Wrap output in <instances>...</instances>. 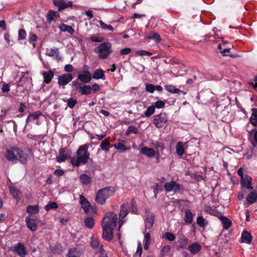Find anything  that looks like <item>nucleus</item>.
Listing matches in <instances>:
<instances>
[{
	"mask_svg": "<svg viewBox=\"0 0 257 257\" xmlns=\"http://www.w3.org/2000/svg\"><path fill=\"white\" fill-rule=\"evenodd\" d=\"M2 91L3 92H8L10 91V87L8 84L5 83L2 87Z\"/></svg>",
	"mask_w": 257,
	"mask_h": 257,
	"instance_id": "774afa93",
	"label": "nucleus"
},
{
	"mask_svg": "<svg viewBox=\"0 0 257 257\" xmlns=\"http://www.w3.org/2000/svg\"><path fill=\"white\" fill-rule=\"evenodd\" d=\"M164 188L167 192H176L180 189V186L175 181H171L165 184Z\"/></svg>",
	"mask_w": 257,
	"mask_h": 257,
	"instance_id": "9d476101",
	"label": "nucleus"
},
{
	"mask_svg": "<svg viewBox=\"0 0 257 257\" xmlns=\"http://www.w3.org/2000/svg\"><path fill=\"white\" fill-rule=\"evenodd\" d=\"M84 223L86 227L91 228L94 226V220L93 218L87 217L84 219Z\"/></svg>",
	"mask_w": 257,
	"mask_h": 257,
	"instance_id": "79ce46f5",
	"label": "nucleus"
},
{
	"mask_svg": "<svg viewBox=\"0 0 257 257\" xmlns=\"http://www.w3.org/2000/svg\"><path fill=\"white\" fill-rule=\"evenodd\" d=\"M59 28L61 31L68 32L69 33L71 34H72L74 32V30L71 26L65 24H61L59 25Z\"/></svg>",
	"mask_w": 257,
	"mask_h": 257,
	"instance_id": "c756f323",
	"label": "nucleus"
},
{
	"mask_svg": "<svg viewBox=\"0 0 257 257\" xmlns=\"http://www.w3.org/2000/svg\"><path fill=\"white\" fill-rule=\"evenodd\" d=\"M25 222L27 227L32 231H35L37 229V224L36 220L31 218L30 216H28L25 218Z\"/></svg>",
	"mask_w": 257,
	"mask_h": 257,
	"instance_id": "ddd939ff",
	"label": "nucleus"
},
{
	"mask_svg": "<svg viewBox=\"0 0 257 257\" xmlns=\"http://www.w3.org/2000/svg\"><path fill=\"white\" fill-rule=\"evenodd\" d=\"M124 143H125V142L124 141L121 140L119 141L117 143L113 145V147L117 150L124 152L127 150V148L124 145Z\"/></svg>",
	"mask_w": 257,
	"mask_h": 257,
	"instance_id": "c85d7f7f",
	"label": "nucleus"
},
{
	"mask_svg": "<svg viewBox=\"0 0 257 257\" xmlns=\"http://www.w3.org/2000/svg\"><path fill=\"white\" fill-rule=\"evenodd\" d=\"M10 190L11 194L15 199H19V191L18 190L12 187H10Z\"/></svg>",
	"mask_w": 257,
	"mask_h": 257,
	"instance_id": "6e6d98bb",
	"label": "nucleus"
},
{
	"mask_svg": "<svg viewBox=\"0 0 257 257\" xmlns=\"http://www.w3.org/2000/svg\"><path fill=\"white\" fill-rule=\"evenodd\" d=\"M185 221L187 223H191L193 220V214L190 209H187L185 211Z\"/></svg>",
	"mask_w": 257,
	"mask_h": 257,
	"instance_id": "2f4dec72",
	"label": "nucleus"
},
{
	"mask_svg": "<svg viewBox=\"0 0 257 257\" xmlns=\"http://www.w3.org/2000/svg\"><path fill=\"white\" fill-rule=\"evenodd\" d=\"M165 101H163L161 100H157V101H156L154 103V104L153 105V106H154V107H155V108H157L158 109L164 108L165 107Z\"/></svg>",
	"mask_w": 257,
	"mask_h": 257,
	"instance_id": "8fccbe9b",
	"label": "nucleus"
},
{
	"mask_svg": "<svg viewBox=\"0 0 257 257\" xmlns=\"http://www.w3.org/2000/svg\"><path fill=\"white\" fill-rule=\"evenodd\" d=\"M80 203L81 207L85 213H88L90 207V204L89 201L82 195L79 197Z\"/></svg>",
	"mask_w": 257,
	"mask_h": 257,
	"instance_id": "f3484780",
	"label": "nucleus"
},
{
	"mask_svg": "<svg viewBox=\"0 0 257 257\" xmlns=\"http://www.w3.org/2000/svg\"><path fill=\"white\" fill-rule=\"evenodd\" d=\"M136 54L139 55V56H144V55H147L149 56H150L152 55V53L146 51V50H141V51H138L136 52Z\"/></svg>",
	"mask_w": 257,
	"mask_h": 257,
	"instance_id": "052dcab7",
	"label": "nucleus"
},
{
	"mask_svg": "<svg viewBox=\"0 0 257 257\" xmlns=\"http://www.w3.org/2000/svg\"><path fill=\"white\" fill-rule=\"evenodd\" d=\"M230 48L226 46L223 48V50L222 51H220V53H221L223 56H227L228 55V53L230 52Z\"/></svg>",
	"mask_w": 257,
	"mask_h": 257,
	"instance_id": "69168bd1",
	"label": "nucleus"
},
{
	"mask_svg": "<svg viewBox=\"0 0 257 257\" xmlns=\"http://www.w3.org/2000/svg\"><path fill=\"white\" fill-rule=\"evenodd\" d=\"M78 79H79L81 82L88 83L90 82L92 79V76L88 75H84L79 74L77 76Z\"/></svg>",
	"mask_w": 257,
	"mask_h": 257,
	"instance_id": "cd10ccee",
	"label": "nucleus"
},
{
	"mask_svg": "<svg viewBox=\"0 0 257 257\" xmlns=\"http://www.w3.org/2000/svg\"><path fill=\"white\" fill-rule=\"evenodd\" d=\"M252 113L250 118V122L254 126H257V109L253 108Z\"/></svg>",
	"mask_w": 257,
	"mask_h": 257,
	"instance_id": "f704fd0d",
	"label": "nucleus"
},
{
	"mask_svg": "<svg viewBox=\"0 0 257 257\" xmlns=\"http://www.w3.org/2000/svg\"><path fill=\"white\" fill-rule=\"evenodd\" d=\"M91 87V93H96L100 90V86L97 83H94Z\"/></svg>",
	"mask_w": 257,
	"mask_h": 257,
	"instance_id": "680f3d73",
	"label": "nucleus"
},
{
	"mask_svg": "<svg viewBox=\"0 0 257 257\" xmlns=\"http://www.w3.org/2000/svg\"><path fill=\"white\" fill-rule=\"evenodd\" d=\"M79 250L75 247L70 248L67 253L68 257H79Z\"/></svg>",
	"mask_w": 257,
	"mask_h": 257,
	"instance_id": "c9c22d12",
	"label": "nucleus"
},
{
	"mask_svg": "<svg viewBox=\"0 0 257 257\" xmlns=\"http://www.w3.org/2000/svg\"><path fill=\"white\" fill-rule=\"evenodd\" d=\"M94 51L99 58L105 59L112 53L111 44L109 42H103L94 48Z\"/></svg>",
	"mask_w": 257,
	"mask_h": 257,
	"instance_id": "39448f33",
	"label": "nucleus"
},
{
	"mask_svg": "<svg viewBox=\"0 0 257 257\" xmlns=\"http://www.w3.org/2000/svg\"><path fill=\"white\" fill-rule=\"evenodd\" d=\"M132 50L130 48H125L122 50H121L120 53L122 55H127L128 54L131 52Z\"/></svg>",
	"mask_w": 257,
	"mask_h": 257,
	"instance_id": "0e129e2a",
	"label": "nucleus"
},
{
	"mask_svg": "<svg viewBox=\"0 0 257 257\" xmlns=\"http://www.w3.org/2000/svg\"><path fill=\"white\" fill-rule=\"evenodd\" d=\"M44 81L49 84L54 77V73L51 70L45 71L43 74Z\"/></svg>",
	"mask_w": 257,
	"mask_h": 257,
	"instance_id": "b1692460",
	"label": "nucleus"
},
{
	"mask_svg": "<svg viewBox=\"0 0 257 257\" xmlns=\"http://www.w3.org/2000/svg\"><path fill=\"white\" fill-rule=\"evenodd\" d=\"M92 77L95 79H102L105 80V75L104 71L101 69H97L94 71Z\"/></svg>",
	"mask_w": 257,
	"mask_h": 257,
	"instance_id": "393cba45",
	"label": "nucleus"
},
{
	"mask_svg": "<svg viewBox=\"0 0 257 257\" xmlns=\"http://www.w3.org/2000/svg\"><path fill=\"white\" fill-rule=\"evenodd\" d=\"M251 178L247 175H244V176L240 179V184L241 187L247 188L249 190H252L253 189L251 185Z\"/></svg>",
	"mask_w": 257,
	"mask_h": 257,
	"instance_id": "9b49d317",
	"label": "nucleus"
},
{
	"mask_svg": "<svg viewBox=\"0 0 257 257\" xmlns=\"http://www.w3.org/2000/svg\"><path fill=\"white\" fill-rule=\"evenodd\" d=\"M154 215L152 213L147 214L145 219V226L146 228H151L154 222Z\"/></svg>",
	"mask_w": 257,
	"mask_h": 257,
	"instance_id": "412c9836",
	"label": "nucleus"
},
{
	"mask_svg": "<svg viewBox=\"0 0 257 257\" xmlns=\"http://www.w3.org/2000/svg\"><path fill=\"white\" fill-rule=\"evenodd\" d=\"M6 159L14 164L20 162L22 164H26L29 155L21 149L13 147L8 149L5 153Z\"/></svg>",
	"mask_w": 257,
	"mask_h": 257,
	"instance_id": "f03ea898",
	"label": "nucleus"
},
{
	"mask_svg": "<svg viewBox=\"0 0 257 257\" xmlns=\"http://www.w3.org/2000/svg\"><path fill=\"white\" fill-rule=\"evenodd\" d=\"M46 54L50 57L55 56L56 57H57L59 55L58 49L57 48H53L51 49L47 48Z\"/></svg>",
	"mask_w": 257,
	"mask_h": 257,
	"instance_id": "473e14b6",
	"label": "nucleus"
},
{
	"mask_svg": "<svg viewBox=\"0 0 257 257\" xmlns=\"http://www.w3.org/2000/svg\"><path fill=\"white\" fill-rule=\"evenodd\" d=\"M168 121V117L166 113L161 112L156 115L154 118V124L157 128L164 127Z\"/></svg>",
	"mask_w": 257,
	"mask_h": 257,
	"instance_id": "423d86ee",
	"label": "nucleus"
},
{
	"mask_svg": "<svg viewBox=\"0 0 257 257\" xmlns=\"http://www.w3.org/2000/svg\"><path fill=\"white\" fill-rule=\"evenodd\" d=\"M80 182L83 185H88L91 182V178L86 174H82L80 176Z\"/></svg>",
	"mask_w": 257,
	"mask_h": 257,
	"instance_id": "bb28decb",
	"label": "nucleus"
},
{
	"mask_svg": "<svg viewBox=\"0 0 257 257\" xmlns=\"http://www.w3.org/2000/svg\"><path fill=\"white\" fill-rule=\"evenodd\" d=\"M42 115V112L40 111H35L32 113L29 114L26 120V123L28 124L29 122L33 121L34 120H36L39 118V117Z\"/></svg>",
	"mask_w": 257,
	"mask_h": 257,
	"instance_id": "6ab92c4d",
	"label": "nucleus"
},
{
	"mask_svg": "<svg viewBox=\"0 0 257 257\" xmlns=\"http://www.w3.org/2000/svg\"><path fill=\"white\" fill-rule=\"evenodd\" d=\"M151 236L149 232L145 233L144 239V248L145 250H148L150 244Z\"/></svg>",
	"mask_w": 257,
	"mask_h": 257,
	"instance_id": "7c9ffc66",
	"label": "nucleus"
},
{
	"mask_svg": "<svg viewBox=\"0 0 257 257\" xmlns=\"http://www.w3.org/2000/svg\"><path fill=\"white\" fill-rule=\"evenodd\" d=\"M91 87L89 85H79V92L81 95H89L91 93Z\"/></svg>",
	"mask_w": 257,
	"mask_h": 257,
	"instance_id": "a211bd4d",
	"label": "nucleus"
},
{
	"mask_svg": "<svg viewBox=\"0 0 257 257\" xmlns=\"http://www.w3.org/2000/svg\"><path fill=\"white\" fill-rule=\"evenodd\" d=\"M197 223L200 227L206 226L208 223L202 216H199L197 218Z\"/></svg>",
	"mask_w": 257,
	"mask_h": 257,
	"instance_id": "a18cd8bd",
	"label": "nucleus"
},
{
	"mask_svg": "<svg viewBox=\"0 0 257 257\" xmlns=\"http://www.w3.org/2000/svg\"><path fill=\"white\" fill-rule=\"evenodd\" d=\"M164 238L168 239L169 241H173L175 239V235L171 232H166L164 235Z\"/></svg>",
	"mask_w": 257,
	"mask_h": 257,
	"instance_id": "4d7b16f0",
	"label": "nucleus"
},
{
	"mask_svg": "<svg viewBox=\"0 0 257 257\" xmlns=\"http://www.w3.org/2000/svg\"><path fill=\"white\" fill-rule=\"evenodd\" d=\"M58 207L57 204L55 202H50L45 207V210L47 211L52 209H57Z\"/></svg>",
	"mask_w": 257,
	"mask_h": 257,
	"instance_id": "49530a36",
	"label": "nucleus"
},
{
	"mask_svg": "<svg viewBox=\"0 0 257 257\" xmlns=\"http://www.w3.org/2000/svg\"><path fill=\"white\" fill-rule=\"evenodd\" d=\"M89 145L84 144L79 147L76 151V156L71 158V164L73 167H79L87 164L90 158L88 152Z\"/></svg>",
	"mask_w": 257,
	"mask_h": 257,
	"instance_id": "7ed1b4c3",
	"label": "nucleus"
},
{
	"mask_svg": "<svg viewBox=\"0 0 257 257\" xmlns=\"http://www.w3.org/2000/svg\"><path fill=\"white\" fill-rule=\"evenodd\" d=\"M110 142L108 139H105L103 140L101 144H100V148L103 151H108L110 149Z\"/></svg>",
	"mask_w": 257,
	"mask_h": 257,
	"instance_id": "72a5a7b5",
	"label": "nucleus"
},
{
	"mask_svg": "<svg viewBox=\"0 0 257 257\" xmlns=\"http://www.w3.org/2000/svg\"><path fill=\"white\" fill-rule=\"evenodd\" d=\"M155 108L153 105L149 106L145 111L144 114L146 117H150L155 112Z\"/></svg>",
	"mask_w": 257,
	"mask_h": 257,
	"instance_id": "c03bdc74",
	"label": "nucleus"
},
{
	"mask_svg": "<svg viewBox=\"0 0 257 257\" xmlns=\"http://www.w3.org/2000/svg\"><path fill=\"white\" fill-rule=\"evenodd\" d=\"M14 250L21 257H25L27 254V251L24 245L22 243H18L15 245Z\"/></svg>",
	"mask_w": 257,
	"mask_h": 257,
	"instance_id": "f8f14e48",
	"label": "nucleus"
},
{
	"mask_svg": "<svg viewBox=\"0 0 257 257\" xmlns=\"http://www.w3.org/2000/svg\"><path fill=\"white\" fill-rule=\"evenodd\" d=\"M152 145L156 149L160 148L161 150H163L165 149V146L163 143L161 142H155L152 143Z\"/></svg>",
	"mask_w": 257,
	"mask_h": 257,
	"instance_id": "13d9d810",
	"label": "nucleus"
},
{
	"mask_svg": "<svg viewBox=\"0 0 257 257\" xmlns=\"http://www.w3.org/2000/svg\"><path fill=\"white\" fill-rule=\"evenodd\" d=\"M241 242L249 244L251 242L250 234L246 231H244L241 234Z\"/></svg>",
	"mask_w": 257,
	"mask_h": 257,
	"instance_id": "5701e85b",
	"label": "nucleus"
},
{
	"mask_svg": "<svg viewBox=\"0 0 257 257\" xmlns=\"http://www.w3.org/2000/svg\"><path fill=\"white\" fill-rule=\"evenodd\" d=\"M165 88L168 91L172 93L178 94L181 92L179 89L172 85H166Z\"/></svg>",
	"mask_w": 257,
	"mask_h": 257,
	"instance_id": "ea45409f",
	"label": "nucleus"
},
{
	"mask_svg": "<svg viewBox=\"0 0 257 257\" xmlns=\"http://www.w3.org/2000/svg\"><path fill=\"white\" fill-rule=\"evenodd\" d=\"M117 215L111 212L105 213L101 221L103 229L102 237L107 241H110L113 238V230L116 226L117 222Z\"/></svg>",
	"mask_w": 257,
	"mask_h": 257,
	"instance_id": "f257e3e1",
	"label": "nucleus"
},
{
	"mask_svg": "<svg viewBox=\"0 0 257 257\" xmlns=\"http://www.w3.org/2000/svg\"><path fill=\"white\" fill-rule=\"evenodd\" d=\"M142 253V243L140 241L138 243L137 250L134 255L135 257H141Z\"/></svg>",
	"mask_w": 257,
	"mask_h": 257,
	"instance_id": "864d4df0",
	"label": "nucleus"
},
{
	"mask_svg": "<svg viewBox=\"0 0 257 257\" xmlns=\"http://www.w3.org/2000/svg\"><path fill=\"white\" fill-rule=\"evenodd\" d=\"M70 158L71 152L69 151H67L65 148H62L60 149L59 155L57 157L56 159L58 163H62Z\"/></svg>",
	"mask_w": 257,
	"mask_h": 257,
	"instance_id": "6e6552de",
	"label": "nucleus"
},
{
	"mask_svg": "<svg viewBox=\"0 0 257 257\" xmlns=\"http://www.w3.org/2000/svg\"><path fill=\"white\" fill-rule=\"evenodd\" d=\"M53 3L56 7H58L59 10L70 7L72 5V2H66L64 0H54Z\"/></svg>",
	"mask_w": 257,
	"mask_h": 257,
	"instance_id": "4468645a",
	"label": "nucleus"
},
{
	"mask_svg": "<svg viewBox=\"0 0 257 257\" xmlns=\"http://www.w3.org/2000/svg\"><path fill=\"white\" fill-rule=\"evenodd\" d=\"M114 193V189L113 187H106L101 189L97 192L95 201L100 205H103L105 203L106 200L112 196Z\"/></svg>",
	"mask_w": 257,
	"mask_h": 257,
	"instance_id": "20e7f679",
	"label": "nucleus"
},
{
	"mask_svg": "<svg viewBox=\"0 0 257 257\" xmlns=\"http://www.w3.org/2000/svg\"><path fill=\"white\" fill-rule=\"evenodd\" d=\"M73 79L71 74L66 73L62 74L59 76L58 83L59 85L62 86L63 87L70 82Z\"/></svg>",
	"mask_w": 257,
	"mask_h": 257,
	"instance_id": "1a4fd4ad",
	"label": "nucleus"
},
{
	"mask_svg": "<svg viewBox=\"0 0 257 257\" xmlns=\"http://www.w3.org/2000/svg\"><path fill=\"white\" fill-rule=\"evenodd\" d=\"M62 100L65 102H67V106L71 108H73L77 103L76 100L72 98H68V99L63 98Z\"/></svg>",
	"mask_w": 257,
	"mask_h": 257,
	"instance_id": "a19ab883",
	"label": "nucleus"
},
{
	"mask_svg": "<svg viewBox=\"0 0 257 257\" xmlns=\"http://www.w3.org/2000/svg\"><path fill=\"white\" fill-rule=\"evenodd\" d=\"M91 246L92 248L96 249L99 251L101 254L100 256H104V250L102 247V245L100 244L99 240L97 239L93 238L92 239L91 242Z\"/></svg>",
	"mask_w": 257,
	"mask_h": 257,
	"instance_id": "2eb2a0df",
	"label": "nucleus"
},
{
	"mask_svg": "<svg viewBox=\"0 0 257 257\" xmlns=\"http://www.w3.org/2000/svg\"><path fill=\"white\" fill-rule=\"evenodd\" d=\"M140 153L149 158H153L156 155L155 150L152 148H149L147 147H143L140 150Z\"/></svg>",
	"mask_w": 257,
	"mask_h": 257,
	"instance_id": "dca6fc26",
	"label": "nucleus"
},
{
	"mask_svg": "<svg viewBox=\"0 0 257 257\" xmlns=\"http://www.w3.org/2000/svg\"><path fill=\"white\" fill-rule=\"evenodd\" d=\"M147 37L149 39L154 40L156 42H159L161 40V38L160 35L155 32H151L147 36Z\"/></svg>",
	"mask_w": 257,
	"mask_h": 257,
	"instance_id": "e433bc0d",
	"label": "nucleus"
},
{
	"mask_svg": "<svg viewBox=\"0 0 257 257\" xmlns=\"http://www.w3.org/2000/svg\"><path fill=\"white\" fill-rule=\"evenodd\" d=\"M128 213V210H127V206L123 204L121 206V209L119 212V220L118 221V226L117 228V230H119L121 226L124 222V221L123 220V219L126 216V215Z\"/></svg>",
	"mask_w": 257,
	"mask_h": 257,
	"instance_id": "0eeeda50",
	"label": "nucleus"
},
{
	"mask_svg": "<svg viewBox=\"0 0 257 257\" xmlns=\"http://www.w3.org/2000/svg\"><path fill=\"white\" fill-rule=\"evenodd\" d=\"M179 242L180 244V247L182 248H185L188 245V239L185 236H183L180 238Z\"/></svg>",
	"mask_w": 257,
	"mask_h": 257,
	"instance_id": "3c124183",
	"label": "nucleus"
},
{
	"mask_svg": "<svg viewBox=\"0 0 257 257\" xmlns=\"http://www.w3.org/2000/svg\"><path fill=\"white\" fill-rule=\"evenodd\" d=\"M185 145L182 142H179L176 144V152L179 157H182L185 153Z\"/></svg>",
	"mask_w": 257,
	"mask_h": 257,
	"instance_id": "aec40b11",
	"label": "nucleus"
},
{
	"mask_svg": "<svg viewBox=\"0 0 257 257\" xmlns=\"http://www.w3.org/2000/svg\"><path fill=\"white\" fill-rule=\"evenodd\" d=\"M250 141L254 147H257V131H255L252 137H250Z\"/></svg>",
	"mask_w": 257,
	"mask_h": 257,
	"instance_id": "603ef678",
	"label": "nucleus"
},
{
	"mask_svg": "<svg viewBox=\"0 0 257 257\" xmlns=\"http://www.w3.org/2000/svg\"><path fill=\"white\" fill-rule=\"evenodd\" d=\"M220 220L224 229H228L230 227L231 222L229 219L226 217L222 216L220 217Z\"/></svg>",
	"mask_w": 257,
	"mask_h": 257,
	"instance_id": "4c0bfd02",
	"label": "nucleus"
},
{
	"mask_svg": "<svg viewBox=\"0 0 257 257\" xmlns=\"http://www.w3.org/2000/svg\"><path fill=\"white\" fill-rule=\"evenodd\" d=\"M146 89L149 92L153 93L155 91V85L150 83H147L146 84Z\"/></svg>",
	"mask_w": 257,
	"mask_h": 257,
	"instance_id": "bf43d9fd",
	"label": "nucleus"
},
{
	"mask_svg": "<svg viewBox=\"0 0 257 257\" xmlns=\"http://www.w3.org/2000/svg\"><path fill=\"white\" fill-rule=\"evenodd\" d=\"M246 201L248 204L250 205L257 201V193L252 191L246 197Z\"/></svg>",
	"mask_w": 257,
	"mask_h": 257,
	"instance_id": "a878e982",
	"label": "nucleus"
},
{
	"mask_svg": "<svg viewBox=\"0 0 257 257\" xmlns=\"http://www.w3.org/2000/svg\"><path fill=\"white\" fill-rule=\"evenodd\" d=\"M37 36L36 34H32L30 38L29 42L31 44L34 45L35 42L37 41Z\"/></svg>",
	"mask_w": 257,
	"mask_h": 257,
	"instance_id": "338daca9",
	"label": "nucleus"
},
{
	"mask_svg": "<svg viewBox=\"0 0 257 257\" xmlns=\"http://www.w3.org/2000/svg\"><path fill=\"white\" fill-rule=\"evenodd\" d=\"M188 248L191 253L196 254L201 250V246L199 243L196 242L189 245Z\"/></svg>",
	"mask_w": 257,
	"mask_h": 257,
	"instance_id": "4be33fe9",
	"label": "nucleus"
},
{
	"mask_svg": "<svg viewBox=\"0 0 257 257\" xmlns=\"http://www.w3.org/2000/svg\"><path fill=\"white\" fill-rule=\"evenodd\" d=\"M90 39L95 42H102L104 40L103 37H101L98 34L91 35Z\"/></svg>",
	"mask_w": 257,
	"mask_h": 257,
	"instance_id": "37998d69",
	"label": "nucleus"
},
{
	"mask_svg": "<svg viewBox=\"0 0 257 257\" xmlns=\"http://www.w3.org/2000/svg\"><path fill=\"white\" fill-rule=\"evenodd\" d=\"M132 209L131 212L134 214H137V208L135 206V200L134 199H132L131 201Z\"/></svg>",
	"mask_w": 257,
	"mask_h": 257,
	"instance_id": "e2e57ef3",
	"label": "nucleus"
},
{
	"mask_svg": "<svg viewBox=\"0 0 257 257\" xmlns=\"http://www.w3.org/2000/svg\"><path fill=\"white\" fill-rule=\"evenodd\" d=\"M171 247L169 245L163 246L161 250V257H164L170 251Z\"/></svg>",
	"mask_w": 257,
	"mask_h": 257,
	"instance_id": "09e8293b",
	"label": "nucleus"
},
{
	"mask_svg": "<svg viewBox=\"0 0 257 257\" xmlns=\"http://www.w3.org/2000/svg\"><path fill=\"white\" fill-rule=\"evenodd\" d=\"M138 133V128L134 126H130L126 131L125 135L129 136L131 134H137Z\"/></svg>",
	"mask_w": 257,
	"mask_h": 257,
	"instance_id": "de8ad7c7",
	"label": "nucleus"
},
{
	"mask_svg": "<svg viewBox=\"0 0 257 257\" xmlns=\"http://www.w3.org/2000/svg\"><path fill=\"white\" fill-rule=\"evenodd\" d=\"M39 212L38 205H29L27 207V212L29 214H36Z\"/></svg>",
	"mask_w": 257,
	"mask_h": 257,
	"instance_id": "58836bf2",
	"label": "nucleus"
},
{
	"mask_svg": "<svg viewBox=\"0 0 257 257\" xmlns=\"http://www.w3.org/2000/svg\"><path fill=\"white\" fill-rule=\"evenodd\" d=\"M18 40H24L26 38L27 34L26 31L23 29H20L19 31Z\"/></svg>",
	"mask_w": 257,
	"mask_h": 257,
	"instance_id": "5fc2aeb1",
	"label": "nucleus"
}]
</instances>
